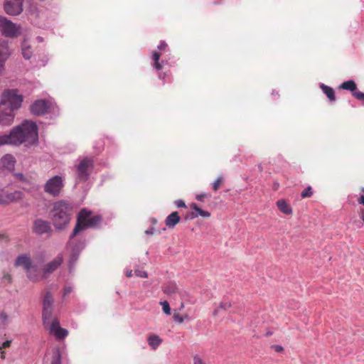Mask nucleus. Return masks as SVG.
<instances>
[{
    "label": "nucleus",
    "instance_id": "1",
    "mask_svg": "<svg viewBox=\"0 0 364 364\" xmlns=\"http://www.w3.org/2000/svg\"><path fill=\"white\" fill-rule=\"evenodd\" d=\"M91 214L92 211L82 208L77 215L76 225L68 241V247L71 250L69 259L70 272L73 270L81 251L85 247V240L80 238V233L86 229L97 228L102 220L100 215L91 216Z\"/></svg>",
    "mask_w": 364,
    "mask_h": 364
},
{
    "label": "nucleus",
    "instance_id": "2",
    "mask_svg": "<svg viewBox=\"0 0 364 364\" xmlns=\"http://www.w3.org/2000/svg\"><path fill=\"white\" fill-rule=\"evenodd\" d=\"M38 142V129L36 122L24 120L20 124L13 127L9 134L0 136V146L12 145L19 146L23 144L26 147L37 144Z\"/></svg>",
    "mask_w": 364,
    "mask_h": 364
},
{
    "label": "nucleus",
    "instance_id": "3",
    "mask_svg": "<svg viewBox=\"0 0 364 364\" xmlns=\"http://www.w3.org/2000/svg\"><path fill=\"white\" fill-rule=\"evenodd\" d=\"M23 102V96L16 89L6 90L3 92L0 100V124L3 126L11 125L14 119V112L18 109Z\"/></svg>",
    "mask_w": 364,
    "mask_h": 364
},
{
    "label": "nucleus",
    "instance_id": "4",
    "mask_svg": "<svg viewBox=\"0 0 364 364\" xmlns=\"http://www.w3.org/2000/svg\"><path fill=\"white\" fill-rule=\"evenodd\" d=\"M73 208V203L66 200H59L53 203L50 216L55 229L63 230L68 226Z\"/></svg>",
    "mask_w": 364,
    "mask_h": 364
},
{
    "label": "nucleus",
    "instance_id": "5",
    "mask_svg": "<svg viewBox=\"0 0 364 364\" xmlns=\"http://www.w3.org/2000/svg\"><path fill=\"white\" fill-rule=\"evenodd\" d=\"M94 166V161L90 157L82 159L75 168L76 183H81L87 181Z\"/></svg>",
    "mask_w": 364,
    "mask_h": 364
},
{
    "label": "nucleus",
    "instance_id": "6",
    "mask_svg": "<svg viewBox=\"0 0 364 364\" xmlns=\"http://www.w3.org/2000/svg\"><path fill=\"white\" fill-rule=\"evenodd\" d=\"M54 299L50 291H47L44 295L42 302V321L45 328H48V325L52 323L54 318L53 317L54 310Z\"/></svg>",
    "mask_w": 364,
    "mask_h": 364
},
{
    "label": "nucleus",
    "instance_id": "7",
    "mask_svg": "<svg viewBox=\"0 0 364 364\" xmlns=\"http://www.w3.org/2000/svg\"><path fill=\"white\" fill-rule=\"evenodd\" d=\"M31 113L36 116H43L46 114H58L57 106L45 100H36L30 107Z\"/></svg>",
    "mask_w": 364,
    "mask_h": 364
},
{
    "label": "nucleus",
    "instance_id": "8",
    "mask_svg": "<svg viewBox=\"0 0 364 364\" xmlns=\"http://www.w3.org/2000/svg\"><path fill=\"white\" fill-rule=\"evenodd\" d=\"M65 186V178L55 175L48 179L43 186V191L46 193L53 197L59 196Z\"/></svg>",
    "mask_w": 364,
    "mask_h": 364
},
{
    "label": "nucleus",
    "instance_id": "9",
    "mask_svg": "<svg viewBox=\"0 0 364 364\" xmlns=\"http://www.w3.org/2000/svg\"><path fill=\"white\" fill-rule=\"evenodd\" d=\"M0 32L6 38H14L20 35L21 26L4 16H0Z\"/></svg>",
    "mask_w": 364,
    "mask_h": 364
},
{
    "label": "nucleus",
    "instance_id": "10",
    "mask_svg": "<svg viewBox=\"0 0 364 364\" xmlns=\"http://www.w3.org/2000/svg\"><path fill=\"white\" fill-rule=\"evenodd\" d=\"M16 267H22L27 273L28 278L32 282H37L38 277L32 274V262L26 254L18 255L14 262Z\"/></svg>",
    "mask_w": 364,
    "mask_h": 364
},
{
    "label": "nucleus",
    "instance_id": "11",
    "mask_svg": "<svg viewBox=\"0 0 364 364\" xmlns=\"http://www.w3.org/2000/svg\"><path fill=\"white\" fill-rule=\"evenodd\" d=\"M23 0H5L4 9L11 16H16L23 11Z\"/></svg>",
    "mask_w": 364,
    "mask_h": 364
},
{
    "label": "nucleus",
    "instance_id": "12",
    "mask_svg": "<svg viewBox=\"0 0 364 364\" xmlns=\"http://www.w3.org/2000/svg\"><path fill=\"white\" fill-rule=\"evenodd\" d=\"M23 193L19 191L9 193L4 188H0V205L17 201L22 198Z\"/></svg>",
    "mask_w": 364,
    "mask_h": 364
},
{
    "label": "nucleus",
    "instance_id": "13",
    "mask_svg": "<svg viewBox=\"0 0 364 364\" xmlns=\"http://www.w3.org/2000/svg\"><path fill=\"white\" fill-rule=\"evenodd\" d=\"M46 329H49L50 332L53 333L58 340L64 339L68 335V331L60 327V322L55 317L53 319L52 323L48 325Z\"/></svg>",
    "mask_w": 364,
    "mask_h": 364
},
{
    "label": "nucleus",
    "instance_id": "14",
    "mask_svg": "<svg viewBox=\"0 0 364 364\" xmlns=\"http://www.w3.org/2000/svg\"><path fill=\"white\" fill-rule=\"evenodd\" d=\"M161 54L158 52H153L152 54V60H153V67L159 72V78L164 80L166 77L168 76L166 73L161 72V70L163 68L164 65L168 64V60H162L160 61Z\"/></svg>",
    "mask_w": 364,
    "mask_h": 364
},
{
    "label": "nucleus",
    "instance_id": "15",
    "mask_svg": "<svg viewBox=\"0 0 364 364\" xmlns=\"http://www.w3.org/2000/svg\"><path fill=\"white\" fill-rule=\"evenodd\" d=\"M11 55V50L6 41H0V72L4 69V64Z\"/></svg>",
    "mask_w": 364,
    "mask_h": 364
},
{
    "label": "nucleus",
    "instance_id": "16",
    "mask_svg": "<svg viewBox=\"0 0 364 364\" xmlns=\"http://www.w3.org/2000/svg\"><path fill=\"white\" fill-rule=\"evenodd\" d=\"M33 230L36 234L43 235L50 230V226L48 221L43 219H36L33 223Z\"/></svg>",
    "mask_w": 364,
    "mask_h": 364
},
{
    "label": "nucleus",
    "instance_id": "17",
    "mask_svg": "<svg viewBox=\"0 0 364 364\" xmlns=\"http://www.w3.org/2000/svg\"><path fill=\"white\" fill-rule=\"evenodd\" d=\"M16 164L15 158L11 154H6L0 160V166L9 171L14 169Z\"/></svg>",
    "mask_w": 364,
    "mask_h": 364
},
{
    "label": "nucleus",
    "instance_id": "18",
    "mask_svg": "<svg viewBox=\"0 0 364 364\" xmlns=\"http://www.w3.org/2000/svg\"><path fill=\"white\" fill-rule=\"evenodd\" d=\"M63 260V256L60 255H58L45 266L43 272L45 273H51L54 272L62 264Z\"/></svg>",
    "mask_w": 364,
    "mask_h": 364
},
{
    "label": "nucleus",
    "instance_id": "19",
    "mask_svg": "<svg viewBox=\"0 0 364 364\" xmlns=\"http://www.w3.org/2000/svg\"><path fill=\"white\" fill-rule=\"evenodd\" d=\"M181 220L178 212L175 211L168 215L165 220L166 225L168 228H173Z\"/></svg>",
    "mask_w": 364,
    "mask_h": 364
},
{
    "label": "nucleus",
    "instance_id": "20",
    "mask_svg": "<svg viewBox=\"0 0 364 364\" xmlns=\"http://www.w3.org/2000/svg\"><path fill=\"white\" fill-rule=\"evenodd\" d=\"M191 207L193 210L191 213V218H195L198 216L203 218H209L210 216V213L208 211L202 210L196 203H192Z\"/></svg>",
    "mask_w": 364,
    "mask_h": 364
},
{
    "label": "nucleus",
    "instance_id": "21",
    "mask_svg": "<svg viewBox=\"0 0 364 364\" xmlns=\"http://www.w3.org/2000/svg\"><path fill=\"white\" fill-rule=\"evenodd\" d=\"M33 50L26 40L21 43V53L25 60H29L33 55Z\"/></svg>",
    "mask_w": 364,
    "mask_h": 364
},
{
    "label": "nucleus",
    "instance_id": "22",
    "mask_svg": "<svg viewBox=\"0 0 364 364\" xmlns=\"http://www.w3.org/2000/svg\"><path fill=\"white\" fill-rule=\"evenodd\" d=\"M164 294L168 296H176L180 294L179 289L176 283L170 282L167 284L163 289Z\"/></svg>",
    "mask_w": 364,
    "mask_h": 364
},
{
    "label": "nucleus",
    "instance_id": "23",
    "mask_svg": "<svg viewBox=\"0 0 364 364\" xmlns=\"http://www.w3.org/2000/svg\"><path fill=\"white\" fill-rule=\"evenodd\" d=\"M320 88L323 91V92L326 95L329 101L335 102L336 101V95L333 89L328 85H326L323 83H321L319 85Z\"/></svg>",
    "mask_w": 364,
    "mask_h": 364
},
{
    "label": "nucleus",
    "instance_id": "24",
    "mask_svg": "<svg viewBox=\"0 0 364 364\" xmlns=\"http://www.w3.org/2000/svg\"><path fill=\"white\" fill-rule=\"evenodd\" d=\"M340 88L343 90H350L352 92L353 95H354V93L356 92L357 90V85L354 80H349L347 81L343 82L341 84Z\"/></svg>",
    "mask_w": 364,
    "mask_h": 364
},
{
    "label": "nucleus",
    "instance_id": "25",
    "mask_svg": "<svg viewBox=\"0 0 364 364\" xmlns=\"http://www.w3.org/2000/svg\"><path fill=\"white\" fill-rule=\"evenodd\" d=\"M147 341L150 347L155 350L161 343L162 340L158 336L153 334L148 337Z\"/></svg>",
    "mask_w": 364,
    "mask_h": 364
},
{
    "label": "nucleus",
    "instance_id": "26",
    "mask_svg": "<svg viewBox=\"0 0 364 364\" xmlns=\"http://www.w3.org/2000/svg\"><path fill=\"white\" fill-rule=\"evenodd\" d=\"M277 205L279 210L285 213V214H291L292 213V209L289 206V205L284 200H279L277 202Z\"/></svg>",
    "mask_w": 364,
    "mask_h": 364
},
{
    "label": "nucleus",
    "instance_id": "27",
    "mask_svg": "<svg viewBox=\"0 0 364 364\" xmlns=\"http://www.w3.org/2000/svg\"><path fill=\"white\" fill-rule=\"evenodd\" d=\"M231 307V304L228 301H224L220 302V306L218 309H215L213 311L214 316H218L220 314L222 310L228 311Z\"/></svg>",
    "mask_w": 364,
    "mask_h": 364
},
{
    "label": "nucleus",
    "instance_id": "28",
    "mask_svg": "<svg viewBox=\"0 0 364 364\" xmlns=\"http://www.w3.org/2000/svg\"><path fill=\"white\" fill-rule=\"evenodd\" d=\"M223 181V177L220 176L212 183V188L214 191H217L219 189Z\"/></svg>",
    "mask_w": 364,
    "mask_h": 364
},
{
    "label": "nucleus",
    "instance_id": "29",
    "mask_svg": "<svg viewBox=\"0 0 364 364\" xmlns=\"http://www.w3.org/2000/svg\"><path fill=\"white\" fill-rule=\"evenodd\" d=\"M9 323V316L5 312L0 313V323L1 326H5Z\"/></svg>",
    "mask_w": 364,
    "mask_h": 364
},
{
    "label": "nucleus",
    "instance_id": "30",
    "mask_svg": "<svg viewBox=\"0 0 364 364\" xmlns=\"http://www.w3.org/2000/svg\"><path fill=\"white\" fill-rule=\"evenodd\" d=\"M160 304L162 306L164 312L166 315H170L171 314V308H170L168 302L167 301H161Z\"/></svg>",
    "mask_w": 364,
    "mask_h": 364
},
{
    "label": "nucleus",
    "instance_id": "31",
    "mask_svg": "<svg viewBox=\"0 0 364 364\" xmlns=\"http://www.w3.org/2000/svg\"><path fill=\"white\" fill-rule=\"evenodd\" d=\"M313 194V192H312V190H311V186H308L306 187L301 193V196L304 198H309V197H311Z\"/></svg>",
    "mask_w": 364,
    "mask_h": 364
},
{
    "label": "nucleus",
    "instance_id": "32",
    "mask_svg": "<svg viewBox=\"0 0 364 364\" xmlns=\"http://www.w3.org/2000/svg\"><path fill=\"white\" fill-rule=\"evenodd\" d=\"M51 364H61V355L59 351H57L53 355Z\"/></svg>",
    "mask_w": 364,
    "mask_h": 364
},
{
    "label": "nucleus",
    "instance_id": "33",
    "mask_svg": "<svg viewBox=\"0 0 364 364\" xmlns=\"http://www.w3.org/2000/svg\"><path fill=\"white\" fill-rule=\"evenodd\" d=\"M14 175L18 181H20L23 183H29L28 179L27 178H26L23 173H16Z\"/></svg>",
    "mask_w": 364,
    "mask_h": 364
},
{
    "label": "nucleus",
    "instance_id": "34",
    "mask_svg": "<svg viewBox=\"0 0 364 364\" xmlns=\"http://www.w3.org/2000/svg\"><path fill=\"white\" fill-rule=\"evenodd\" d=\"M135 274L141 278H146L148 277L147 272L145 271L136 269L135 270Z\"/></svg>",
    "mask_w": 364,
    "mask_h": 364
},
{
    "label": "nucleus",
    "instance_id": "35",
    "mask_svg": "<svg viewBox=\"0 0 364 364\" xmlns=\"http://www.w3.org/2000/svg\"><path fill=\"white\" fill-rule=\"evenodd\" d=\"M174 319L179 323H181L184 321V320L187 318V316H180L179 314H174Z\"/></svg>",
    "mask_w": 364,
    "mask_h": 364
},
{
    "label": "nucleus",
    "instance_id": "36",
    "mask_svg": "<svg viewBox=\"0 0 364 364\" xmlns=\"http://www.w3.org/2000/svg\"><path fill=\"white\" fill-rule=\"evenodd\" d=\"M73 287L71 286H66L64 288V292L63 294V298H65L67 295H68L70 292L73 291Z\"/></svg>",
    "mask_w": 364,
    "mask_h": 364
},
{
    "label": "nucleus",
    "instance_id": "37",
    "mask_svg": "<svg viewBox=\"0 0 364 364\" xmlns=\"http://www.w3.org/2000/svg\"><path fill=\"white\" fill-rule=\"evenodd\" d=\"M174 203L176 205V207H178V208H186V207L185 202L181 199L175 200Z\"/></svg>",
    "mask_w": 364,
    "mask_h": 364
},
{
    "label": "nucleus",
    "instance_id": "38",
    "mask_svg": "<svg viewBox=\"0 0 364 364\" xmlns=\"http://www.w3.org/2000/svg\"><path fill=\"white\" fill-rule=\"evenodd\" d=\"M193 364H205L199 355H196L193 357Z\"/></svg>",
    "mask_w": 364,
    "mask_h": 364
},
{
    "label": "nucleus",
    "instance_id": "39",
    "mask_svg": "<svg viewBox=\"0 0 364 364\" xmlns=\"http://www.w3.org/2000/svg\"><path fill=\"white\" fill-rule=\"evenodd\" d=\"M11 341L7 340L4 341L1 346H0V350H1L4 348H9L11 346Z\"/></svg>",
    "mask_w": 364,
    "mask_h": 364
},
{
    "label": "nucleus",
    "instance_id": "40",
    "mask_svg": "<svg viewBox=\"0 0 364 364\" xmlns=\"http://www.w3.org/2000/svg\"><path fill=\"white\" fill-rule=\"evenodd\" d=\"M168 45L164 41H161L159 43V45L157 46V48L160 50H164L166 48H167Z\"/></svg>",
    "mask_w": 364,
    "mask_h": 364
},
{
    "label": "nucleus",
    "instance_id": "41",
    "mask_svg": "<svg viewBox=\"0 0 364 364\" xmlns=\"http://www.w3.org/2000/svg\"><path fill=\"white\" fill-rule=\"evenodd\" d=\"M205 197H206L205 193H200V194L196 195V198L197 200L202 202Z\"/></svg>",
    "mask_w": 364,
    "mask_h": 364
},
{
    "label": "nucleus",
    "instance_id": "42",
    "mask_svg": "<svg viewBox=\"0 0 364 364\" xmlns=\"http://www.w3.org/2000/svg\"><path fill=\"white\" fill-rule=\"evenodd\" d=\"M272 348H274L277 352H281L283 350L282 346L279 345H274L272 346Z\"/></svg>",
    "mask_w": 364,
    "mask_h": 364
},
{
    "label": "nucleus",
    "instance_id": "43",
    "mask_svg": "<svg viewBox=\"0 0 364 364\" xmlns=\"http://www.w3.org/2000/svg\"><path fill=\"white\" fill-rule=\"evenodd\" d=\"M154 228H149L148 230H146L145 231V233L146 235H153L154 234Z\"/></svg>",
    "mask_w": 364,
    "mask_h": 364
},
{
    "label": "nucleus",
    "instance_id": "44",
    "mask_svg": "<svg viewBox=\"0 0 364 364\" xmlns=\"http://www.w3.org/2000/svg\"><path fill=\"white\" fill-rule=\"evenodd\" d=\"M358 201L360 204H363L364 205V196H361L358 199Z\"/></svg>",
    "mask_w": 364,
    "mask_h": 364
},
{
    "label": "nucleus",
    "instance_id": "45",
    "mask_svg": "<svg viewBox=\"0 0 364 364\" xmlns=\"http://www.w3.org/2000/svg\"><path fill=\"white\" fill-rule=\"evenodd\" d=\"M0 358L2 360H4L5 359V351L2 349L1 350H0Z\"/></svg>",
    "mask_w": 364,
    "mask_h": 364
},
{
    "label": "nucleus",
    "instance_id": "46",
    "mask_svg": "<svg viewBox=\"0 0 364 364\" xmlns=\"http://www.w3.org/2000/svg\"><path fill=\"white\" fill-rule=\"evenodd\" d=\"M132 275H133V274H132V270H128V271L126 272V276L127 277H132Z\"/></svg>",
    "mask_w": 364,
    "mask_h": 364
},
{
    "label": "nucleus",
    "instance_id": "47",
    "mask_svg": "<svg viewBox=\"0 0 364 364\" xmlns=\"http://www.w3.org/2000/svg\"><path fill=\"white\" fill-rule=\"evenodd\" d=\"M37 40H38V42H40V43H41V42H43V38H42V37H41V36H38V37H37Z\"/></svg>",
    "mask_w": 364,
    "mask_h": 364
},
{
    "label": "nucleus",
    "instance_id": "48",
    "mask_svg": "<svg viewBox=\"0 0 364 364\" xmlns=\"http://www.w3.org/2000/svg\"><path fill=\"white\" fill-rule=\"evenodd\" d=\"M183 306H183V303H181V308H183Z\"/></svg>",
    "mask_w": 364,
    "mask_h": 364
},
{
    "label": "nucleus",
    "instance_id": "49",
    "mask_svg": "<svg viewBox=\"0 0 364 364\" xmlns=\"http://www.w3.org/2000/svg\"><path fill=\"white\" fill-rule=\"evenodd\" d=\"M362 191L364 192V188H362Z\"/></svg>",
    "mask_w": 364,
    "mask_h": 364
}]
</instances>
